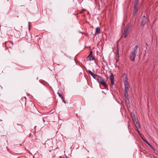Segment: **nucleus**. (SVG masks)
<instances>
[{"label":"nucleus","mask_w":158,"mask_h":158,"mask_svg":"<svg viewBox=\"0 0 158 158\" xmlns=\"http://www.w3.org/2000/svg\"><path fill=\"white\" fill-rule=\"evenodd\" d=\"M26 109L27 111L32 112L33 110L36 109V108L35 107L34 103L31 102L30 103L27 104L25 103Z\"/></svg>","instance_id":"1"},{"label":"nucleus","mask_w":158,"mask_h":158,"mask_svg":"<svg viewBox=\"0 0 158 158\" xmlns=\"http://www.w3.org/2000/svg\"><path fill=\"white\" fill-rule=\"evenodd\" d=\"M98 77L99 78L97 79V80L98 81L99 83L100 84H102L103 85L106 89L107 88V86L106 85V82L105 81L104 78L103 77L99 76H98Z\"/></svg>","instance_id":"2"},{"label":"nucleus","mask_w":158,"mask_h":158,"mask_svg":"<svg viewBox=\"0 0 158 158\" xmlns=\"http://www.w3.org/2000/svg\"><path fill=\"white\" fill-rule=\"evenodd\" d=\"M129 28V27H127L124 31L122 36H123L124 38H126L127 36V35L128 34Z\"/></svg>","instance_id":"3"},{"label":"nucleus","mask_w":158,"mask_h":158,"mask_svg":"<svg viewBox=\"0 0 158 158\" xmlns=\"http://www.w3.org/2000/svg\"><path fill=\"white\" fill-rule=\"evenodd\" d=\"M93 51L91 50L90 51V53L89 55L88 56L87 59L88 60H89V61L92 60L94 59V56H93Z\"/></svg>","instance_id":"4"},{"label":"nucleus","mask_w":158,"mask_h":158,"mask_svg":"<svg viewBox=\"0 0 158 158\" xmlns=\"http://www.w3.org/2000/svg\"><path fill=\"white\" fill-rule=\"evenodd\" d=\"M136 54L131 52L130 53L129 56L130 59L131 61H134L135 60V57L136 56Z\"/></svg>","instance_id":"5"},{"label":"nucleus","mask_w":158,"mask_h":158,"mask_svg":"<svg viewBox=\"0 0 158 158\" xmlns=\"http://www.w3.org/2000/svg\"><path fill=\"white\" fill-rule=\"evenodd\" d=\"M5 44L6 47L8 48H11L13 45V42H12L7 41L5 43Z\"/></svg>","instance_id":"6"},{"label":"nucleus","mask_w":158,"mask_h":158,"mask_svg":"<svg viewBox=\"0 0 158 158\" xmlns=\"http://www.w3.org/2000/svg\"><path fill=\"white\" fill-rule=\"evenodd\" d=\"M124 85L125 86L124 91H126V92L128 91L130 87L129 82H126L125 83H124Z\"/></svg>","instance_id":"7"},{"label":"nucleus","mask_w":158,"mask_h":158,"mask_svg":"<svg viewBox=\"0 0 158 158\" xmlns=\"http://www.w3.org/2000/svg\"><path fill=\"white\" fill-rule=\"evenodd\" d=\"M138 48V45H136L135 47L132 49L131 52L137 54Z\"/></svg>","instance_id":"8"},{"label":"nucleus","mask_w":158,"mask_h":158,"mask_svg":"<svg viewBox=\"0 0 158 158\" xmlns=\"http://www.w3.org/2000/svg\"><path fill=\"white\" fill-rule=\"evenodd\" d=\"M139 0H136L134 4V7L135 8V10L136 11H137L138 10V5L139 3Z\"/></svg>","instance_id":"9"},{"label":"nucleus","mask_w":158,"mask_h":158,"mask_svg":"<svg viewBox=\"0 0 158 158\" xmlns=\"http://www.w3.org/2000/svg\"><path fill=\"white\" fill-rule=\"evenodd\" d=\"M89 74L94 79H96V77H98V75L96 74H94L91 71H88Z\"/></svg>","instance_id":"10"},{"label":"nucleus","mask_w":158,"mask_h":158,"mask_svg":"<svg viewBox=\"0 0 158 158\" xmlns=\"http://www.w3.org/2000/svg\"><path fill=\"white\" fill-rule=\"evenodd\" d=\"M146 18H142V20L141 21V25L143 26V27L146 24Z\"/></svg>","instance_id":"11"},{"label":"nucleus","mask_w":158,"mask_h":158,"mask_svg":"<svg viewBox=\"0 0 158 158\" xmlns=\"http://www.w3.org/2000/svg\"><path fill=\"white\" fill-rule=\"evenodd\" d=\"M128 92L127 91L126 92V91H125V94H124V97L126 98V100H128Z\"/></svg>","instance_id":"12"},{"label":"nucleus","mask_w":158,"mask_h":158,"mask_svg":"<svg viewBox=\"0 0 158 158\" xmlns=\"http://www.w3.org/2000/svg\"><path fill=\"white\" fill-rule=\"evenodd\" d=\"M135 123V126L138 129L140 128V124L137 122H136V123Z\"/></svg>","instance_id":"13"},{"label":"nucleus","mask_w":158,"mask_h":158,"mask_svg":"<svg viewBox=\"0 0 158 158\" xmlns=\"http://www.w3.org/2000/svg\"><path fill=\"white\" fill-rule=\"evenodd\" d=\"M100 29L99 28L97 27L96 28L95 34H98L100 33Z\"/></svg>","instance_id":"14"},{"label":"nucleus","mask_w":158,"mask_h":158,"mask_svg":"<svg viewBox=\"0 0 158 158\" xmlns=\"http://www.w3.org/2000/svg\"><path fill=\"white\" fill-rule=\"evenodd\" d=\"M124 83H125L126 82H128V79L127 76H125L123 79Z\"/></svg>","instance_id":"15"},{"label":"nucleus","mask_w":158,"mask_h":158,"mask_svg":"<svg viewBox=\"0 0 158 158\" xmlns=\"http://www.w3.org/2000/svg\"><path fill=\"white\" fill-rule=\"evenodd\" d=\"M110 81L114 80V76L112 73H111V74L110 76Z\"/></svg>","instance_id":"16"},{"label":"nucleus","mask_w":158,"mask_h":158,"mask_svg":"<svg viewBox=\"0 0 158 158\" xmlns=\"http://www.w3.org/2000/svg\"><path fill=\"white\" fill-rule=\"evenodd\" d=\"M116 52H117V57L118 58L119 57V49L118 47H117V50H116Z\"/></svg>","instance_id":"17"},{"label":"nucleus","mask_w":158,"mask_h":158,"mask_svg":"<svg viewBox=\"0 0 158 158\" xmlns=\"http://www.w3.org/2000/svg\"><path fill=\"white\" fill-rule=\"evenodd\" d=\"M58 94L59 96L60 97L61 99L62 100H64V97L62 96V95L59 93V92L57 93Z\"/></svg>","instance_id":"18"},{"label":"nucleus","mask_w":158,"mask_h":158,"mask_svg":"<svg viewBox=\"0 0 158 158\" xmlns=\"http://www.w3.org/2000/svg\"><path fill=\"white\" fill-rule=\"evenodd\" d=\"M141 138L142 140L144 141L146 143L148 142L146 139H144L143 138V137L141 136Z\"/></svg>","instance_id":"19"},{"label":"nucleus","mask_w":158,"mask_h":158,"mask_svg":"<svg viewBox=\"0 0 158 158\" xmlns=\"http://www.w3.org/2000/svg\"><path fill=\"white\" fill-rule=\"evenodd\" d=\"M132 118L133 121L134 122V123H135V122L136 123V119L135 117H134L133 118Z\"/></svg>","instance_id":"20"},{"label":"nucleus","mask_w":158,"mask_h":158,"mask_svg":"<svg viewBox=\"0 0 158 158\" xmlns=\"http://www.w3.org/2000/svg\"><path fill=\"white\" fill-rule=\"evenodd\" d=\"M117 58L116 59V63L117 64V63L119 61V58H118L117 56Z\"/></svg>","instance_id":"21"},{"label":"nucleus","mask_w":158,"mask_h":158,"mask_svg":"<svg viewBox=\"0 0 158 158\" xmlns=\"http://www.w3.org/2000/svg\"><path fill=\"white\" fill-rule=\"evenodd\" d=\"M131 116L132 117V118H134L135 117V115L133 113H131Z\"/></svg>","instance_id":"22"},{"label":"nucleus","mask_w":158,"mask_h":158,"mask_svg":"<svg viewBox=\"0 0 158 158\" xmlns=\"http://www.w3.org/2000/svg\"><path fill=\"white\" fill-rule=\"evenodd\" d=\"M147 143L148 144V146H149L150 147H151V148H152V146L151 145V144H150V143L148 142Z\"/></svg>","instance_id":"23"},{"label":"nucleus","mask_w":158,"mask_h":158,"mask_svg":"<svg viewBox=\"0 0 158 158\" xmlns=\"http://www.w3.org/2000/svg\"><path fill=\"white\" fill-rule=\"evenodd\" d=\"M110 81H111V85H114V80H111Z\"/></svg>","instance_id":"24"},{"label":"nucleus","mask_w":158,"mask_h":158,"mask_svg":"<svg viewBox=\"0 0 158 158\" xmlns=\"http://www.w3.org/2000/svg\"><path fill=\"white\" fill-rule=\"evenodd\" d=\"M137 131L139 135L141 137L142 135L140 133L138 130H137Z\"/></svg>","instance_id":"25"},{"label":"nucleus","mask_w":158,"mask_h":158,"mask_svg":"<svg viewBox=\"0 0 158 158\" xmlns=\"http://www.w3.org/2000/svg\"><path fill=\"white\" fill-rule=\"evenodd\" d=\"M143 18H146L145 16L144 15L143 17Z\"/></svg>","instance_id":"26"},{"label":"nucleus","mask_w":158,"mask_h":158,"mask_svg":"<svg viewBox=\"0 0 158 158\" xmlns=\"http://www.w3.org/2000/svg\"><path fill=\"white\" fill-rule=\"evenodd\" d=\"M83 12V11H80V13H82Z\"/></svg>","instance_id":"27"},{"label":"nucleus","mask_w":158,"mask_h":158,"mask_svg":"<svg viewBox=\"0 0 158 158\" xmlns=\"http://www.w3.org/2000/svg\"><path fill=\"white\" fill-rule=\"evenodd\" d=\"M63 101H64V103H65V101H64V100H63Z\"/></svg>","instance_id":"28"}]
</instances>
